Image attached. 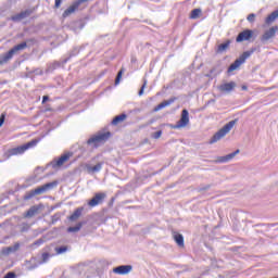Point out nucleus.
<instances>
[{"label":"nucleus","instance_id":"nucleus-41","mask_svg":"<svg viewBox=\"0 0 278 278\" xmlns=\"http://www.w3.org/2000/svg\"><path fill=\"white\" fill-rule=\"evenodd\" d=\"M114 201H115V198H111L109 202V207H112V205H114Z\"/></svg>","mask_w":278,"mask_h":278},{"label":"nucleus","instance_id":"nucleus-25","mask_svg":"<svg viewBox=\"0 0 278 278\" xmlns=\"http://www.w3.org/2000/svg\"><path fill=\"white\" fill-rule=\"evenodd\" d=\"M201 14H203V11H201V9H193L189 15V18L195 21L197 18L201 17Z\"/></svg>","mask_w":278,"mask_h":278},{"label":"nucleus","instance_id":"nucleus-17","mask_svg":"<svg viewBox=\"0 0 278 278\" xmlns=\"http://www.w3.org/2000/svg\"><path fill=\"white\" fill-rule=\"evenodd\" d=\"M103 144H105L104 140H87V147H89L90 151H94V149H99Z\"/></svg>","mask_w":278,"mask_h":278},{"label":"nucleus","instance_id":"nucleus-18","mask_svg":"<svg viewBox=\"0 0 278 278\" xmlns=\"http://www.w3.org/2000/svg\"><path fill=\"white\" fill-rule=\"evenodd\" d=\"M77 10H79V7L74 1L72 5L63 12V18L71 16V14H74V12H77Z\"/></svg>","mask_w":278,"mask_h":278},{"label":"nucleus","instance_id":"nucleus-13","mask_svg":"<svg viewBox=\"0 0 278 278\" xmlns=\"http://www.w3.org/2000/svg\"><path fill=\"white\" fill-rule=\"evenodd\" d=\"M253 38V30L251 29H245L236 38V42H244L247 40H251Z\"/></svg>","mask_w":278,"mask_h":278},{"label":"nucleus","instance_id":"nucleus-21","mask_svg":"<svg viewBox=\"0 0 278 278\" xmlns=\"http://www.w3.org/2000/svg\"><path fill=\"white\" fill-rule=\"evenodd\" d=\"M86 225V222H79L76 226H72L67 228L68 233H77V231H81V228Z\"/></svg>","mask_w":278,"mask_h":278},{"label":"nucleus","instance_id":"nucleus-12","mask_svg":"<svg viewBox=\"0 0 278 278\" xmlns=\"http://www.w3.org/2000/svg\"><path fill=\"white\" fill-rule=\"evenodd\" d=\"M240 153V149H237L235 152L226 154L224 156H218L216 162L217 164H227L228 162H231L233 157H236Z\"/></svg>","mask_w":278,"mask_h":278},{"label":"nucleus","instance_id":"nucleus-30","mask_svg":"<svg viewBox=\"0 0 278 278\" xmlns=\"http://www.w3.org/2000/svg\"><path fill=\"white\" fill-rule=\"evenodd\" d=\"M50 257H51V254L49 252L42 253L40 264H47V262H49Z\"/></svg>","mask_w":278,"mask_h":278},{"label":"nucleus","instance_id":"nucleus-11","mask_svg":"<svg viewBox=\"0 0 278 278\" xmlns=\"http://www.w3.org/2000/svg\"><path fill=\"white\" fill-rule=\"evenodd\" d=\"M131 270H134V266L131 265H119L113 268L115 275H129Z\"/></svg>","mask_w":278,"mask_h":278},{"label":"nucleus","instance_id":"nucleus-14","mask_svg":"<svg viewBox=\"0 0 278 278\" xmlns=\"http://www.w3.org/2000/svg\"><path fill=\"white\" fill-rule=\"evenodd\" d=\"M28 16H31V10H29V9L13 15L11 17V21H13L14 23H18V21H23V18H27Z\"/></svg>","mask_w":278,"mask_h":278},{"label":"nucleus","instance_id":"nucleus-42","mask_svg":"<svg viewBox=\"0 0 278 278\" xmlns=\"http://www.w3.org/2000/svg\"><path fill=\"white\" fill-rule=\"evenodd\" d=\"M146 144H149L148 140L141 141L140 147H144Z\"/></svg>","mask_w":278,"mask_h":278},{"label":"nucleus","instance_id":"nucleus-5","mask_svg":"<svg viewBox=\"0 0 278 278\" xmlns=\"http://www.w3.org/2000/svg\"><path fill=\"white\" fill-rule=\"evenodd\" d=\"M235 126L236 119L230 121L213 136V140H220V138H225V136H227V134H229Z\"/></svg>","mask_w":278,"mask_h":278},{"label":"nucleus","instance_id":"nucleus-7","mask_svg":"<svg viewBox=\"0 0 278 278\" xmlns=\"http://www.w3.org/2000/svg\"><path fill=\"white\" fill-rule=\"evenodd\" d=\"M108 194L105 192H97L88 201L89 207H97V205H101L106 199Z\"/></svg>","mask_w":278,"mask_h":278},{"label":"nucleus","instance_id":"nucleus-29","mask_svg":"<svg viewBox=\"0 0 278 278\" xmlns=\"http://www.w3.org/2000/svg\"><path fill=\"white\" fill-rule=\"evenodd\" d=\"M126 68L125 67H122L118 73H117V76L115 78V86H118V84H121V79H123V74L126 73Z\"/></svg>","mask_w":278,"mask_h":278},{"label":"nucleus","instance_id":"nucleus-3","mask_svg":"<svg viewBox=\"0 0 278 278\" xmlns=\"http://www.w3.org/2000/svg\"><path fill=\"white\" fill-rule=\"evenodd\" d=\"M38 144V140H31L27 143H24L22 146H18L16 148L9 149L5 153L4 156L8 159L12 157V155H23L27 149H31V147H36Z\"/></svg>","mask_w":278,"mask_h":278},{"label":"nucleus","instance_id":"nucleus-28","mask_svg":"<svg viewBox=\"0 0 278 278\" xmlns=\"http://www.w3.org/2000/svg\"><path fill=\"white\" fill-rule=\"evenodd\" d=\"M174 241L176 242V244H178L179 247H184V235L175 232L174 233Z\"/></svg>","mask_w":278,"mask_h":278},{"label":"nucleus","instance_id":"nucleus-33","mask_svg":"<svg viewBox=\"0 0 278 278\" xmlns=\"http://www.w3.org/2000/svg\"><path fill=\"white\" fill-rule=\"evenodd\" d=\"M21 231H22V233L29 231V224L23 223L22 227H21Z\"/></svg>","mask_w":278,"mask_h":278},{"label":"nucleus","instance_id":"nucleus-40","mask_svg":"<svg viewBox=\"0 0 278 278\" xmlns=\"http://www.w3.org/2000/svg\"><path fill=\"white\" fill-rule=\"evenodd\" d=\"M47 101H49V96H43L42 97V104H45Z\"/></svg>","mask_w":278,"mask_h":278},{"label":"nucleus","instance_id":"nucleus-20","mask_svg":"<svg viewBox=\"0 0 278 278\" xmlns=\"http://www.w3.org/2000/svg\"><path fill=\"white\" fill-rule=\"evenodd\" d=\"M38 212H40V206L34 205L24 214V218H33Z\"/></svg>","mask_w":278,"mask_h":278},{"label":"nucleus","instance_id":"nucleus-34","mask_svg":"<svg viewBox=\"0 0 278 278\" xmlns=\"http://www.w3.org/2000/svg\"><path fill=\"white\" fill-rule=\"evenodd\" d=\"M2 278H16V273L9 271Z\"/></svg>","mask_w":278,"mask_h":278},{"label":"nucleus","instance_id":"nucleus-46","mask_svg":"<svg viewBox=\"0 0 278 278\" xmlns=\"http://www.w3.org/2000/svg\"><path fill=\"white\" fill-rule=\"evenodd\" d=\"M138 94H140V90H138Z\"/></svg>","mask_w":278,"mask_h":278},{"label":"nucleus","instance_id":"nucleus-45","mask_svg":"<svg viewBox=\"0 0 278 278\" xmlns=\"http://www.w3.org/2000/svg\"><path fill=\"white\" fill-rule=\"evenodd\" d=\"M66 62H68V59H66V60L64 61V64H66Z\"/></svg>","mask_w":278,"mask_h":278},{"label":"nucleus","instance_id":"nucleus-24","mask_svg":"<svg viewBox=\"0 0 278 278\" xmlns=\"http://www.w3.org/2000/svg\"><path fill=\"white\" fill-rule=\"evenodd\" d=\"M174 101L175 100H167V101L161 102L159 105L154 108V112H160V110H164V108H168V105H170V103H173Z\"/></svg>","mask_w":278,"mask_h":278},{"label":"nucleus","instance_id":"nucleus-1","mask_svg":"<svg viewBox=\"0 0 278 278\" xmlns=\"http://www.w3.org/2000/svg\"><path fill=\"white\" fill-rule=\"evenodd\" d=\"M58 187V180L52 182H47L43 186L37 187L28 192H26L23 197L24 201H29L37 197L38 194H45V192H49V190H53V188Z\"/></svg>","mask_w":278,"mask_h":278},{"label":"nucleus","instance_id":"nucleus-27","mask_svg":"<svg viewBox=\"0 0 278 278\" xmlns=\"http://www.w3.org/2000/svg\"><path fill=\"white\" fill-rule=\"evenodd\" d=\"M231 45V41L227 40L226 42L219 45L217 47V53H223L229 49V46Z\"/></svg>","mask_w":278,"mask_h":278},{"label":"nucleus","instance_id":"nucleus-19","mask_svg":"<svg viewBox=\"0 0 278 278\" xmlns=\"http://www.w3.org/2000/svg\"><path fill=\"white\" fill-rule=\"evenodd\" d=\"M125 121H127V114L123 113V114L115 116L113 118V121L111 122V125H113V126L121 125V124L125 123Z\"/></svg>","mask_w":278,"mask_h":278},{"label":"nucleus","instance_id":"nucleus-31","mask_svg":"<svg viewBox=\"0 0 278 278\" xmlns=\"http://www.w3.org/2000/svg\"><path fill=\"white\" fill-rule=\"evenodd\" d=\"M61 217L62 215L60 213H55L54 215L51 216V224L55 225V223H58V220H60Z\"/></svg>","mask_w":278,"mask_h":278},{"label":"nucleus","instance_id":"nucleus-8","mask_svg":"<svg viewBox=\"0 0 278 278\" xmlns=\"http://www.w3.org/2000/svg\"><path fill=\"white\" fill-rule=\"evenodd\" d=\"M72 156V152L63 153L60 157L51 162L52 168H60V166H64L65 162H68V160H71Z\"/></svg>","mask_w":278,"mask_h":278},{"label":"nucleus","instance_id":"nucleus-26","mask_svg":"<svg viewBox=\"0 0 278 278\" xmlns=\"http://www.w3.org/2000/svg\"><path fill=\"white\" fill-rule=\"evenodd\" d=\"M56 255H62L63 253H66V251H71V247L68 245H61V247H56L54 249Z\"/></svg>","mask_w":278,"mask_h":278},{"label":"nucleus","instance_id":"nucleus-4","mask_svg":"<svg viewBox=\"0 0 278 278\" xmlns=\"http://www.w3.org/2000/svg\"><path fill=\"white\" fill-rule=\"evenodd\" d=\"M253 53H255V49H251L249 51L243 52L239 56V59H237L232 64H230V66L228 67V73H233V71H237V68H240V66H242V64H244L247 60H249V58L253 55Z\"/></svg>","mask_w":278,"mask_h":278},{"label":"nucleus","instance_id":"nucleus-2","mask_svg":"<svg viewBox=\"0 0 278 278\" xmlns=\"http://www.w3.org/2000/svg\"><path fill=\"white\" fill-rule=\"evenodd\" d=\"M25 49H27V42L25 41L14 46L10 51L0 56V66L8 64L10 60L14 58V55L21 53V51H25Z\"/></svg>","mask_w":278,"mask_h":278},{"label":"nucleus","instance_id":"nucleus-9","mask_svg":"<svg viewBox=\"0 0 278 278\" xmlns=\"http://www.w3.org/2000/svg\"><path fill=\"white\" fill-rule=\"evenodd\" d=\"M110 138H112V132L106 129H102L99 130L96 135L89 137L88 140H110Z\"/></svg>","mask_w":278,"mask_h":278},{"label":"nucleus","instance_id":"nucleus-44","mask_svg":"<svg viewBox=\"0 0 278 278\" xmlns=\"http://www.w3.org/2000/svg\"><path fill=\"white\" fill-rule=\"evenodd\" d=\"M214 142H216V140H211L208 143L214 144Z\"/></svg>","mask_w":278,"mask_h":278},{"label":"nucleus","instance_id":"nucleus-22","mask_svg":"<svg viewBox=\"0 0 278 278\" xmlns=\"http://www.w3.org/2000/svg\"><path fill=\"white\" fill-rule=\"evenodd\" d=\"M21 244L15 243L13 247H8L2 250V255H10L11 253H16V250L20 249Z\"/></svg>","mask_w":278,"mask_h":278},{"label":"nucleus","instance_id":"nucleus-23","mask_svg":"<svg viewBox=\"0 0 278 278\" xmlns=\"http://www.w3.org/2000/svg\"><path fill=\"white\" fill-rule=\"evenodd\" d=\"M101 168H103V162H99L94 166H90V165L87 166L88 173H100Z\"/></svg>","mask_w":278,"mask_h":278},{"label":"nucleus","instance_id":"nucleus-32","mask_svg":"<svg viewBox=\"0 0 278 278\" xmlns=\"http://www.w3.org/2000/svg\"><path fill=\"white\" fill-rule=\"evenodd\" d=\"M41 244H45V239H42V238L36 240V241L31 244V247H33V249H38V247H40Z\"/></svg>","mask_w":278,"mask_h":278},{"label":"nucleus","instance_id":"nucleus-10","mask_svg":"<svg viewBox=\"0 0 278 278\" xmlns=\"http://www.w3.org/2000/svg\"><path fill=\"white\" fill-rule=\"evenodd\" d=\"M278 31V26H273L269 29H267L261 37L262 42H268L270 38H275Z\"/></svg>","mask_w":278,"mask_h":278},{"label":"nucleus","instance_id":"nucleus-35","mask_svg":"<svg viewBox=\"0 0 278 278\" xmlns=\"http://www.w3.org/2000/svg\"><path fill=\"white\" fill-rule=\"evenodd\" d=\"M247 20L249 21V23H255V13L249 14Z\"/></svg>","mask_w":278,"mask_h":278},{"label":"nucleus","instance_id":"nucleus-16","mask_svg":"<svg viewBox=\"0 0 278 278\" xmlns=\"http://www.w3.org/2000/svg\"><path fill=\"white\" fill-rule=\"evenodd\" d=\"M236 89V83L230 81V83H225L218 87V90L220 92H232V90Z\"/></svg>","mask_w":278,"mask_h":278},{"label":"nucleus","instance_id":"nucleus-43","mask_svg":"<svg viewBox=\"0 0 278 278\" xmlns=\"http://www.w3.org/2000/svg\"><path fill=\"white\" fill-rule=\"evenodd\" d=\"M143 90H144V86L141 87L140 94H142Z\"/></svg>","mask_w":278,"mask_h":278},{"label":"nucleus","instance_id":"nucleus-36","mask_svg":"<svg viewBox=\"0 0 278 278\" xmlns=\"http://www.w3.org/2000/svg\"><path fill=\"white\" fill-rule=\"evenodd\" d=\"M210 188H212L211 185L202 186L200 187L199 192H205V190H210Z\"/></svg>","mask_w":278,"mask_h":278},{"label":"nucleus","instance_id":"nucleus-38","mask_svg":"<svg viewBox=\"0 0 278 278\" xmlns=\"http://www.w3.org/2000/svg\"><path fill=\"white\" fill-rule=\"evenodd\" d=\"M161 136H162V130H159V131L154 132L153 138H155L157 140V138H161Z\"/></svg>","mask_w":278,"mask_h":278},{"label":"nucleus","instance_id":"nucleus-39","mask_svg":"<svg viewBox=\"0 0 278 278\" xmlns=\"http://www.w3.org/2000/svg\"><path fill=\"white\" fill-rule=\"evenodd\" d=\"M62 5V0H55L54 8H60Z\"/></svg>","mask_w":278,"mask_h":278},{"label":"nucleus","instance_id":"nucleus-37","mask_svg":"<svg viewBox=\"0 0 278 278\" xmlns=\"http://www.w3.org/2000/svg\"><path fill=\"white\" fill-rule=\"evenodd\" d=\"M3 123H5V114L0 116V127H3Z\"/></svg>","mask_w":278,"mask_h":278},{"label":"nucleus","instance_id":"nucleus-15","mask_svg":"<svg viewBox=\"0 0 278 278\" xmlns=\"http://www.w3.org/2000/svg\"><path fill=\"white\" fill-rule=\"evenodd\" d=\"M81 214H84V206H79L77 207L74 213L67 217V219L71 223H77V220H79V218H81Z\"/></svg>","mask_w":278,"mask_h":278},{"label":"nucleus","instance_id":"nucleus-6","mask_svg":"<svg viewBox=\"0 0 278 278\" xmlns=\"http://www.w3.org/2000/svg\"><path fill=\"white\" fill-rule=\"evenodd\" d=\"M190 124V113L188 110L184 109L181 111L180 119L173 126L174 129H184Z\"/></svg>","mask_w":278,"mask_h":278}]
</instances>
